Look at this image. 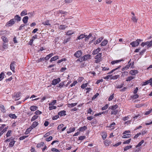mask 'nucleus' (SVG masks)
<instances>
[{"instance_id": "f257e3e1", "label": "nucleus", "mask_w": 152, "mask_h": 152, "mask_svg": "<svg viewBox=\"0 0 152 152\" xmlns=\"http://www.w3.org/2000/svg\"><path fill=\"white\" fill-rule=\"evenodd\" d=\"M102 53H99L95 56V62L96 63H98L102 61Z\"/></svg>"}, {"instance_id": "f03ea898", "label": "nucleus", "mask_w": 152, "mask_h": 152, "mask_svg": "<svg viewBox=\"0 0 152 152\" xmlns=\"http://www.w3.org/2000/svg\"><path fill=\"white\" fill-rule=\"evenodd\" d=\"M143 40L140 39H138L136 41H133L130 43V45L133 47H135L138 46L140 44L139 42H142Z\"/></svg>"}, {"instance_id": "7ed1b4c3", "label": "nucleus", "mask_w": 152, "mask_h": 152, "mask_svg": "<svg viewBox=\"0 0 152 152\" xmlns=\"http://www.w3.org/2000/svg\"><path fill=\"white\" fill-rule=\"evenodd\" d=\"M15 23V21L14 19H12L8 22L6 24L5 26H10L14 24Z\"/></svg>"}, {"instance_id": "20e7f679", "label": "nucleus", "mask_w": 152, "mask_h": 152, "mask_svg": "<svg viewBox=\"0 0 152 152\" xmlns=\"http://www.w3.org/2000/svg\"><path fill=\"white\" fill-rule=\"evenodd\" d=\"M82 54V53L81 50H78L74 54V56L77 58H79L81 56Z\"/></svg>"}, {"instance_id": "39448f33", "label": "nucleus", "mask_w": 152, "mask_h": 152, "mask_svg": "<svg viewBox=\"0 0 152 152\" xmlns=\"http://www.w3.org/2000/svg\"><path fill=\"white\" fill-rule=\"evenodd\" d=\"M61 80L60 78H57L53 80L52 81L51 84L53 85H55L58 83Z\"/></svg>"}, {"instance_id": "423d86ee", "label": "nucleus", "mask_w": 152, "mask_h": 152, "mask_svg": "<svg viewBox=\"0 0 152 152\" xmlns=\"http://www.w3.org/2000/svg\"><path fill=\"white\" fill-rule=\"evenodd\" d=\"M152 82V78H151L149 80H147L145 82H143L141 83V85L142 86L146 85L148 84H151Z\"/></svg>"}, {"instance_id": "0eeeda50", "label": "nucleus", "mask_w": 152, "mask_h": 152, "mask_svg": "<svg viewBox=\"0 0 152 152\" xmlns=\"http://www.w3.org/2000/svg\"><path fill=\"white\" fill-rule=\"evenodd\" d=\"M15 63L16 62L15 61H13L11 62L10 64V69L13 72H14L15 69Z\"/></svg>"}, {"instance_id": "6e6552de", "label": "nucleus", "mask_w": 152, "mask_h": 152, "mask_svg": "<svg viewBox=\"0 0 152 152\" xmlns=\"http://www.w3.org/2000/svg\"><path fill=\"white\" fill-rule=\"evenodd\" d=\"M38 125V123L37 122L34 121V122L32 125L30 126V127L33 129L34 128L36 127Z\"/></svg>"}, {"instance_id": "1a4fd4ad", "label": "nucleus", "mask_w": 152, "mask_h": 152, "mask_svg": "<svg viewBox=\"0 0 152 152\" xmlns=\"http://www.w3.org/2000/svg\"><path fill=\"white\" fill-rule=\"evenodd\" d=\"M91 55L88 54L84 56L83 57V60L84 61L87 60L88 59H89L90 58Z\"/></svg>"}, {"instance_id": "9d476101", "label": "nucleus", "mask_w": 152, "mask_h": 152, "mask_svg": "<svg viewBox=\"0 0 152 152\" xmlns=\"http://www.w3.org/2000/svg\"><path fill=\"white\" fill-rule=\"evenodd\" d=\"M58 115L60 116H65L66 115V111L65 110H62L58 113Z\"/></svg>"}, {"instance_id": "9b49d317", "label": "nucleus", "mask_w": 152, "mask_h": 152, "mask_svg": "<svg viewBox=\"0 0 152 152\" xmlns=\"http://www.w3.org/2000/svg\"><path fill=\"white\" fill-rule=\"evenodd\" d=\"M101 50V48H98L94 50L92 54L93 55H95L97 54Z\"/></svg>"}, {"instance_id": "f8f14e48", "label": "nucleus", "mask_w": 152, "mask_h": 152, "mask_svg": "<svg viewBox=\"0 0 152 152\" xmlns=\"http://www.w3.org/2000/svg\"><path fill=\"white\" fill-rule=\"evenodd\" d=\"M138 71L137 70H132L129 72V74L132 75H134L138 73Z\"/></svg>"}, {"instance_id": "ddd939ff", "label": "nucleus", "mask_w": 152, "mask_h": 152, "mask_svg": "<svg viewBox=\"0 0 152 152\" xmlns=\"http://www.w3.org/2000/svg\"><path fill=\"white\" fill-rule=\"evenodd\" d=\"M14 19L15 21V20H17L18 22L20 21L21 20V17L19 16L18 15H16L14 17V18H13Z\"/></svg>"}, {"instance_id": "4468645a", "label": "nucleus", "mask_w": 152, "mask_h": 152, "mask_svg": "<svg viewBox=\"0 0 152 152\" xmlns=\"http://www.w3.org/2000/svg\"><path fill=\"white\" fill-rule=\"evenodd\" d=\"M28 18L27 16L24 17L22 19L23 23L25 24L26 23L28 22Z\"/></svg>"}, {"instance_id": "2eb2a0df", "label": "nucleus", "mask_w": 152, "mask_h": 152, "mask_svg": "<svg viewBox=\"0 0 152 152\" xmlns=\"http://www.w3.org/2000/svg\"><path fill=\"white\" fill-rule=\"evenodd\" d=\"M38 107L36 106H31L30 107V109L31 111H35L37 109Z\"/></svg>"}, {"instance_id": "dca6fc26", "label": "nucleus", "mask_w": 152, "mask_h": 152, "mask_svg": "<svg viewBox=\"0 0 152 152\" xmlns=\"http://www.w3.org/2000/svg\"><path fill=\"white\" fill-rule=\"evenodd\" d=\"M53 54V53H50L48 55H47L45 58L44 59L46 60H48L50 57H52Z\"/></svg>"}, {"instance_id": "f3484780", "label": "nucleus", "mask_w": 152, "mask_h": 152, "mask_svg": "<svg viewBox=\"0 0 152 152\" xmlns=\"http://www.w3.org/2000/svg\"><path fill=\"white\" fill-rule=\"evenodd\" d=\"M118 107V105L117 104H115L111 107L109 108V109H111L112 110H116Z\"/></svg>"}, {"instance_id": "a211bd4d", "label": "nucleus", "mask_w": 152, "mask_h": 152, "mask_svg": "<svg viewBox=\"0 0 152 152\" xmlns=\"http://www.w3.org/2000/svg\"><path fill=\"white\" fill-rule=\"evenodd\" d=\"M75 33L74 31L72 30H69L66 32V35H67L70 36Z\"/></svg>"}, {"instance_id": "6ab92c4d", "label": "nucleus", "mask_w": 152, "mask_h": 152, "mask_svg": "<svg viewBox=\"0 0 152 152\" xmlns=\"http://www.w3.org/2000/svg\"><path fill=\"white\" fill-rule=\"evenodd\" d=\"M75 127H70L69 129V131H67V134H70L72 132H73L75 131Z\"/></svg>"}, {"instance_id": "aec40b11", "label": "nucleus", "mask_w": 152, "mask_h": 152, "mask_svg": "<svg viewBox=\"0 0 152 152\" xmlns=\"http://www.w3.org/2000/svg\"><path fill=\"white\" fill-rule=\"evenodd\" d=\"M123 59H120L118 60H116L112 61L111 62V64L113 65L115 64L118 63L119 62H120L122 61H123Z\"/></svg>"}, {"instance_id": "412c9836", "label": "nucleus", "mask_w": 152, "mask_h": 152, "mask_svg": "<svg viewBox=\"0 0 152 152\" xmlns=\"http://www.w3.org/2000/svg\"><path fill=\"white\" fill-rule=\"evenodd\" d=\"M15 142V141L14 140V139L12 138V140H11L10 142V143H9V146L10 147H12Z\"/></svg>"}, {"instance_id": "4be33fe9", "label": "nucleus", "mask_w": 152, "mask_h": 152, "mask_svg": "<svg viewBox=\"0 0 152 152\" xmlns=\"http://www.w3.org/2000/svg\"><path fill=\"white\" fill-rule=\"evenodd\" d=\"M108 43V41L107 39H104L101 44L102 46H104L106 45Z\"/></svg>"}, {"instance_id": "5701e85b", "label": "nucleus", "mask_w": 152, "mask_h": 152, "mask_svg": "<svg viewBox=\"0 0 152 152\" xmlns=\"http://www.w3.org/2000/svg\"><path fill=\"white\" fill-rule=\"evenodd\" d=\"M87 129L86 126H84L82 127H80L79 128L78 130L80 132H83V131Z\"/></svg>"}, {"instance_id": "b1692460", "label": "nucleus", "mask_w": 152, "mask_h": 152, "mask_svg": "<svg viewBox=\"0 0 152 152\" xmlns=\"http://www.w3.org/2000/svg\"><path fill=\"white\" fill-rule=\"evenodd\" d=\"M102 136L103 140H105L107 137V133L106 132H103L102 133Z\"/></svg>"}, {"instance_id": "393cba45", "label": "nucleus", "mask_w": 152, "mask_h": 152, "mask_svg": "<svg viewBox=\"0 0 152 152\" xmlns=\"http://www.w3.org/2000/svg\"><path fill=\"white\" fill-rule=\"evenodd\" d=\"M1 39L5 43L7 42L8 41V39L5 36H2L1 37Z\"/></svg>"}, {"instance_id": "a878e982", "label": "nucleus", "mask_w": 152, "mask_h": 152, "mask_svg": "<svg viewBox=\"0 0 152 152\" xmlns=\"http://www.w3.org/2000/svg\"><path fill=\"white\" fill-rule=\"evenodd\" d=\"M77 104V103H71L70 104H68V107H72L75 106H76Z\"/></svg>"}, {"instance_id": "bb28decb", "label": "nucleus", "mask_w": 152, "mask_h": 152, "mask_svg": "<svg viewBox=\"0 0 152 152\" xmlns=\"http://www.w3.org/2000/svg\"><path fill=\"white\" fill-rule=\"evenodd\" d=\"M5 75L3 72H2L0 74V81L4 77Z\"/></svg>"}, {"instance_id": "cd10ccee", "label": "nucleus", "mask_w": 152, "mask_h": 152, "mask_svg": "<svg viewBox=\"0 0 152 152\" xmlns=\"http://www.w3.org/2000/svg\"><path fill=\"white\" fill-rule=\"evenodd\" d=\"M85 35L83 34H81L77 37V39L80 40V39H82L83 38H85Z\"/></svg>"}, {"instance_id": "c85d7f7f", "label": "nucleus", "mask_w": 152, "mask_h": 152, "mask_svg": "<svg viewBox=\"0 0 152 152\" xmlns=\"http://www.w3.org/2000/svg\"><path fill=\"white\" fill-rule=\"evenodd\" d=\"M27 10H23L21 12V13L20 14V15L22 16L26 15L27 14Z\"/></svg>"}, {"instance_id": "c756f323", "label": "nucleus", "mask_w": 152, "mask_h": 152, "mask_svg": "<svg viewBox=\"0 0 152 152\" xmlns=\"http://www.w3.org/2000/svg\"><path fill=\"white\" fill-rule=\"evenodd\" d=\"M32 129L30 127L26 129L25 133V134H28L31 131Z\"/></svg>"}, {"instance_id": "7c9ffc66", "label": "nucleus", "mask_w": 152, "mask_h": 152, "mask_svg": "<svg viewBox=\"0 0 152 152\" xmlns=\"http://www.w3.org/2000/svg\"><path fill=\"white\" fill-rule=\"evenodd\" d=\"M102 39V37L98 38L96 40V41L94 42V44H96L99 43L101 41Z\"/></svg>"}, {"instance_id": "2f4dec72", "label": "nucleus", "mask_w": 152, "mask_h": 152, "mask_svg": "<svg viewBox=\"0 0 152 152\" xmlns=\"http://www.w3.org/2000/svg\"><path fill=\"white\" fill-rule=\"evenodd\" d=\"M58 58V56H55L52 58L50 60V61L52 62L55 61Z\"/></svg>"}, {"instance_id": "473e14b6", "label": "nucleus", "mask_w": 152, "mask_h": 152, "mask_svg": "<svg viewBox=\"0 0 152 152\" xmlns=\"http://www.w3.org/2000/svg\"><path fill=\"white\" fill-rule=\"evenodd\" d=\"M38 117V116L37 115H34L31 118V121L32 122L37 119Z\"/></svg>"}, {"instance_id": "72a5a7b5", "label": "nucleus", "mask_w": 152, "mask_h": 152, "mask_svg": "<svg viewBox=\"0 0 152 152\" xmlns=\"http://www.w3.org/2000/svg\"><path fill=\"white\" fill-rule=\"evenodd\" d=\"M92 34L91 33H90L89 35L87 36V35H85V41H86L88 40L89 38L91 37Z\"/></svg>"}, {"instance_id": "f704fd0d", "label": "nucleus", "mask_w": 152, "mask_h": 152, "mask_svg": "<svg viewBox=\"0 0 152 152\" xmlns=\"http://www.w3.org/2000/svg\"><path fill=\"white\" fill-rule=\"evenodd\" d=\"M134 78V77L130 76L126 78V81H130Z\"/></svg>"}, {"instance_id": "c9c22d12", "label": "nucleus", "mask_w": 152, "mask_h": 152, "mask_svg": "<svg viewBox=\"0 0 152 152\" xmlns=\"http://www.w3.org/2000/svg\"><path fill=\"white\" fill-rule=\"evenodd\" d=\"M8 127H7L4 129L2 131H1V132H0V136H1L4 132L6 131Z\"/></svg>"}, {"instance_id": "e433bc0d", "label": "nucleus", "mask_w": 152, "mask_h": 152, "mask_svg": "<svg viewBox=\"0 0 152 152\" xmlns=\"http://www.w3.org/2000/svg\"><path fill=\"white\" fill-rule=\"evenodd\" d=\"M125 135H123L122 136V138H128L131 137V135L129 134H125Z\"/></svg>"}, {"instance_id": "4c0bfd02", "label": "nucleus", "mask_w": 152, "mask_h": 152, "mask_svg": "<svg viewBox=\"0 0 152 152\" xmlns=\"http://www.w3.org/2000/svg\"><path fill=\"white\" fill-rule=\"evenodd\" d=\"M118 110H113L111 113V114L116 115L118 114Z\"/></svg>"}, {"instance_id": "58836bf2", "label": "nucleus", "mask_w": 152, "mask_h": 152, "mask_svg": "<svg viewBox=\"0 0 152 152\" xmlns=\"http://www.w3.org/2000/svg\"><path fill=\"white\" fill-rule=\"evenodd\" d=\"M9 116L11 118L15 119L17 118V116L15 114H10L9 115Z\"/></svg>"}, {"instance_id": "ea45409f", "label": "nucleus", "mask_w": 152, "mask_h": 152, "mask_svg": "<svg viewBox=\"0 0 152 152\" xmlns=\"http://www.w3.org/2000/svg\"><path fill=\"white\" fill-rule=\"evenodd\" d=\"M144 140H142L140 142H139L138 144L137 145L136 147L138 148L140 147L141 145L144 143Z\"/></svg>"}, {"instance_id": "a19ab883", "label": "nucleus", "mask_w": 152, "mask_h": 152, "mask_svg": "<svg viewBox=\"0 0 152 152\" xmlns=\"http://www.w3.org/2000/svg\"><path fill=\"white\" fill-rule=\"evenodd\" d=\"M121 66H119L118 67H117V68H115V69H113L111 71H110V72H109L108 73V74H111V73H112L113 72H114V71H115V70H117L118 69L121 68Z\"/></svg>"}, {"instance_id": "79ce46f5", "label": "nucleus", "mask_w": 152, "mask_h": 152, "mask_svg": "<svg viewBox=\"0 0 152 152\" xmlns=\"http://www.w3.org/2000/svg\"><path fill=\"white\" fill-rule=\"evenodd\" d=\"M42 24L45 26L48 25L50 26L51 25L49 23V21L48 20H46L45 22L42 23Z\"/></svg>"}, {"instance_id": "37998d69", "label": "nucleus", "mask_w": 152, "mask_h": 152, "mask_svg": "<svg viewBox=\"0 0 152 152\" xmlns=\"http://www.w3.org/2000/svg\"><path fill=\"white\" fill-rule=\"evenodd\" d=\"M124 85V84L123 83H121L120 85H116L115 86V88H116L117 89L118 88H121L123 87V86Z\"/></svg>"}, {"instance_id": "c03bdc74", "label": "nucleus", "mask_w": 152, "mask_h": 152, "mask_svg": "<svg viewBox=\"0 0 152 152\" xmlns=\"http://www.w3.org/2000/svg\"><path fill=\"white\" fill-rule=\"evenodd\" d=\"M88 84V83H83L81 86V88L82 89L85 88L87 86Z\"/></svg>"}, {"instance_id": "a18cd8bd", "label": "nucleus", "mask_w": 152, "mask_h": 152, "mask_svg": "<svg viewBox=\"0 0 152 152\" xmlns=\"http://www.w3.org/2000/svg\"><path fill=\"white\" fill-rule=\"evenodd\" d=\"M66 27V26L65 25H61L59 26V28L61 30H64Z\"/></svg>"}, {"instance_id": "49530a36", "label": "nucleus", "mask_w": 152, "mask_h": 152, "mask_svg": "<svg viewBox=\"0 0 152 152\" xmlns=\"http://www.w3.org/2000/svg\"><path fill=\"white\" fill-rule=\"evenodd\" d=\"M56 102V100H53L49 104V106L53 105L55 104Z\"/></svg>"}, {"instance_id": "de8ad7c7", "label": "nucleus", "mask_w": 152, "mask_h": 152, "mask_svg": "<svg viewBox=\"0 0 152 152\" xmlns=\"http://www.w3.org/2000/svg\"><path fill=\"white\" fill-rule=\"evenodd\" d=\"M132 148V145H129V146H126L124 148V151H126L127 150L131 148Z\"/></svg>"}, {"instance_id": "09e8293b", "label": "nucleus", "mask_w": 152, "mask_h": 152, "mask_svg": "<svg viewBox=\"0 0 152 152\" xmlns=\"http://www.w3.org/2000/svg\"><path fill=\"white\" fill-rule=\"evenodd\" d=\"M104 144L105 146H108L109 145L110 142L108 140H106L104 141Z\"/></svg>"}, {"instance_id": "8fccbe9b", "label": "nucleus", "mask_w": 152, "mask_h": 152, "mask_svg": "<svg viewBox=\"0 0 152 152\" xmlns=\"http://www.w3.org/2000/svg\"><path fill=\"white\" fill-rule=\"evenodd\" d=\"M44 58H41L39 59H38L37 60H36V62L37 63H39V62H41L42 61H44Z\"/></svg>"}, {"instance_id": "3c124183", "label": "nucleus", "mask_w": 152, "mask_h": 152, "mask_svg": "<svg viewBox=\"0 0 152 152\" xmlns=\"http://www.w3.org/2000/svg\"><path fill=\"white\" fill-rule=\"evenodd\" d=\"M119 75H117L112 76L111 77V79H113L114 80L117 79L119 77Z\"/></svg>"}, {"instance_id": "603ef678", "label": "nucleus", "mask_w": 152, "mask_h": 152, "mask_svg": "<svg viewBox=\"0 0 152 152\" xmlns=\"http://www.w3.org/2000/svg\"><path fill=\"white\" fill-rule=\"evenodd\" d=\"M12 131L11 130H8L6 134L7 137H10V136L11 134Z\"/></svg>"}, {"instance_id": "864d4df0", "label": "nucleus", "mask_w": 152, "mask_h": 152, "mask_svg": "<svg viewBox=\"0 0 152 152\" xmlns=\"http://www.w3.org/2000/svg\"><path fill=\"white\" fill-rule=\"evenodd\" d=\"M21 94V93L20 92H18L15 95V97L18 98L20 96Z\"/></svg>"}, {"instance_id": "5fc2aeb1", "label": "nucleus", "mask_w": 152, "mask_h": 152, "mask_svg": "<svg viewBox=\"0 0 152 152\" xmlns=\"http://www.w3.org/2000/svg\"><path fill=\"white\" fill-rule=\"evenodd\" d=\"M108 104H106L104 106L102 107L101 108L102 110H104L107 109L108 107Z\"/></svg>"}, {"instance_id": "6e6d98bb", "label": "nucleus", "mask_w": 152, "mask_h": 152, "mask_svg": "<svg viewBox=\"0 0 152 152\" xmlns=\"http://www.w3.org/2000/svg\"><path fill=\"white\" fill-rule=\"evenodd\" d=\"M64 126V124H61L59 125L57 128V129L59 130L61 129L63 126Z\"/></svg>"}, {"instance_id": "4d7b16f0", "label": "nucleus", "mask_w": 152, "mask_h": 152, "mask_svg": "<svg viewBox=\"0 0 152 152\" xmlns=\"http://www.w3.org/2000/svg\"><path fill=\"white\" fill-rule=\"evenodd\" d=\"M34 114H36L35 115H38L41 114H42V112L39 110H37L35 112Z\"/></svg>"}, {"instance_id": "13d9d810", "label": "nucleus", "mask_w": 152, "mask_h": 152, "mask_svg": "<svg viewBox=\"0 0 152 152\" xmlns=\"http://www.w3.org/2000/svg\"><path fill=\"white\" fill-rule=\"evenodd\" d=\"M114 94H113L112 95H111L108 98V101H110L112 100L114 98Z\"/></svg>"}, {"instance_id": "bf43d9fd", "label": "nucleus", "mask_w": 152, "mask_h": 152, "mask_svg": "<svg viewBox=\"0 0 152 152\" xmlns=\"http://www.w3.org/2000/svg\"><path fill=\"white\" fill-rule=\"evenodd\" d=\"M56 106L53 105L50 106L49 107V109L50 110H51L53 109H56Z\"/></svg>"}, {"instance_id": "052dcab7", "label": "nucleus", "mask_w": 152, "mask_h": 152, "mask_svg": "<svg viewBox=\"0 0 152 152\" xmlns=\"http://www.w3.org/2000/svg\"><path fill=\"white\" fill-rule=\"evenodd\" d=\"M70 39V37H68L66 39H65L64 40V43H67V42H69Z\"/></svg>"}, {"instance_id": "680f3d73", "label": "nucleus", "mask_w": 152, "mask_h": 152, "mask_svg": "<svg viewBox=\"0 0 152 152\" xmlns=\"http://www.w3.org/2000/svg\"><path fill=\"white\" fill-rule=\"evenodd\" d=\"M132 19L134 22H137V19L136 18V17L134 16H133L132 18Z\"/></svg>"}, {"instance_id": "e2e57ef3", "label": "nucleus", "mask_w": 152, "mask_h": 152, "mask_svg": "<svg viewBox=\"0 0 152 152\" xmlns=\"http://www.w3.org/2000/svg\"><path fill=\"white\" fill-rule=\"evenodd\" d=\"M53 139V137L51 136H50L49 137L45 139V140L47 141H49Z\"/></svg>"}, {"instance_id": "0e129e2a", "label": "nucleus", "mask_w": 152, "mask_h": 152, "mask_svg": "<svg viewBox=\"0 0 152 152\" xmlns=\"http://www.w3.org/2000/svg\"><path fill=\"white\" fill-rule=\"evenodd\" d=\"M28 137V136H23L19 138V140H23Z\"/></svg>"}, {"instance_id": "69168bd1", "label": "nucleus", "mask_w": 152, "mask_h": 152, "mask_svg": "<svg viewBox=\"0 0 152 152\" xmlns=\"http://www.w3.org/2000/svg\"><path fill=\"white\" fill-rule=\"evenodd\" d=\"M44 145V142H42L37 145V146L38 147H40L42 146H43Z\"/></svg>"}, {"instance_id": "338daca9", "label": "nucleus", "mask_w": 152, "mask_h": 152, "mask_svg": "<svg viewBox=\"0 0 152 152\" xmlns=\"http://www.w3.org/2000/svg\"><path fill=\"white\" fill-rule=\"evenodd\" d=\"M4 49V50L5 49H6L8 47V45L5 44V43H3L2 45Z\"/></svg>"}, {"instance_id": "774afa93", "label": "nucleus", "mask_w": 152, "mask_h": 152, "mask_svg": "<svg viewBox=\"0 0 152 152\" xmlns=\"http://www.w3.org/2000/svg\"><path fill=\"white\" fill-rule=\"evenodd\" d=\"M59 117V115H56L52 117V119L53 120H56Z\"/></svg>"}]
</instances>
